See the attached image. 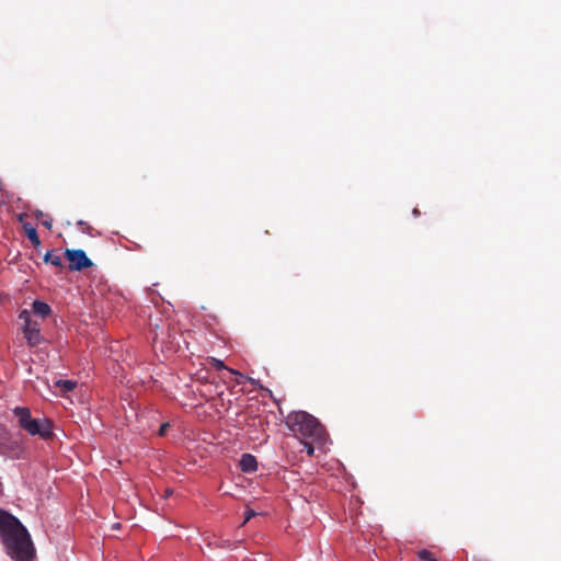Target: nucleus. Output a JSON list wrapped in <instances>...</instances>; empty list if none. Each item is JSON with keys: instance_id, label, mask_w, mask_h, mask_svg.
<instances>
[{"instance_id": "obj_1", "label": "nucleus", "mask_w": 561, "mask_h": 561, "mask_svg": "<svg viewBox=\"0 0 561 561\" xmlns=\"http://www.w3.org/2000/svg\"><path fill=\"white\" fill-rule=\"evenodd\" d=\"M286 424L296 436L310 438L320 446L327 442V434L322 425L314 416L305 411L291 412L286 419Z\"/></svg>"}, {"instance_id": "obj_2", "label": "nucleus", "mask_w": 561, "mask_h": 561, "mask_svg": "<svg viewBox=\"0 0 561 561\" xmlns=\"http://www.w3.org/2000/svg\"><path fill=\"white\" fill-rule=\"evenodd\" d=\"M13 412L20 426L30 435H38L44 439L53 436V424L48 419H32L27 408L18 407Z\"/></svg>"}, {"instance_id": "obj_3", "label": "nucleus", "mask_w": 561, "mask_h": 561, "mask_svg": "<svg viewBox=\"0 0 561 561\" xmlns=\"http://www.w3.org/2000/svg\"><path fill=\"white\" fill-rule=\"evenodd\" d=\"M19 319L23 322L22 329L27 342L31 345H37L41 342L38 322L32 319L31 312L26 309L20 312Z\"/></svg>"}, {"instance_id": "obj_4", "label": "nucleus", "mask_w": 561, "mask_h": 561, "mask_svg": "<svg viewBox=\"0 0 561 561\" xmlns=\"http://www.w3.org/2000/svg\"><path fill=\"white\" fill-rule=\"evenodd\" d=\"M65 254L71 271H81L92 266V261L83 250H67Z\"/></svg>"}, {"instance_id": "obj_5", "label": "nucleus", "mask_w": 561, "mask_h": 561, "mask_svg": "<svg viewBox=\"0 0 561 561\" xmlns=\"http://www.w3.org/2000/svg\"><path fill=\"white\" fill-rule=\"evenodd\" d=\"M239 465L240 469L245 473H252L257 469L256 458L251 454H243Z\"/></svg>"}, {"instance_id": "obj_6", "label": "nucleus", "mask_w": 561, "mask_h": 561, "mask_svg": "<svg viewBox=\"0 0 561 561\" xmlns=\"http://www.w3.org/2000/svg\"><path fill=\"white\" fill-rule=\"evenodd\" d=\"M33 312L36 316L45 318L50 314L51 309L46 302L36 300L33 302Z\"/></svg>"}, {"instance_id": "obj_7", "label": "nucleus", "mask_w": 561, "mask_h": 561, "mask_svg": "<svg viewBox=\"0 0 561 561\" xmlns=\"http://www.w3.org/2000/svg\"><path fill=\"white\" fill-rule=\"evenodd\" d=\"M23 229L28 240L33 243V245L38 248L41 245V241L37 236L36 229L31 224H23Z\"/></svg>"}, {"instance_id": "obj_8", "label": "nucleus", "mask_w": 561, "mask_h": 561, "mask_svg": "<svg viewBox=\"0 0 561 561\" xmlns=\"http://www.w3.org/2000/svg\"><path fill=\"white\" fill-rule=\"evenodd\" d=\"M77 386L76 381L59 379L56 381V387L64 393L73 390Z\"/></svg>"}, {"instance_id": "obj_9", "label": "nucleus", "mask_w": 561, "mask_h": 561, "mask_svg": "<svg viewBox=\"0 0 561 561\" xmlns=\"http://www.w3.org/2000/svg\"><path fill=\"white\" fill-rule=\"evenodd\" d=\"M210 364L217 368V369H227L229 373L233 374V375H237V376H241V374L232 368H228L225 366L224 362L218 359V358H215V357H211L209 359Z\"/></svg>"}, {"instance_id": "obj_10", "label": "nucleus", "mask_w": 561, "mask_h": 561, "mask_svg": "<svg viewBox=\"0 0 561 561\" xmlns=\"http://www.w3.org/2000/svg\"><path fill=\"white\" fill-rule=\"evenodd\" d=\"M44 262L54 266H61V257L59 255L53 254L50 251L44 255Z\"/></svg>"}, {"instance_id": "obj_11", "label": "nucleus", "mask_w": 561, "mask_h": 561, "mask_svg": "<svg viewBox=\"0 0 561 561\" xmlns=\"http://www.w3.org/2000/svg\"><path fill=\"white\" fill-rule=\"evenodd\" d=\"M255 515H256V513L253 510H250V508L247 510L245 514H244V520H243L242 525L247 524Z\"/></svg>"}, {"instance_id": "obj_12", "label": "nucleus", "mask_w": 561, "mask_h": 561, "mask_svg": "<svg viewBox=\"0 0 561 561\" xmlns=\"http://www.w3.org/2000/svg\"><path fill=\"white\" fill-rule=\"evenodd\" d=\"M301 443L304 444L307 454L309 456L313 455L314 448H313L312 444L309 442H305V440H301Z\"/></svg>"}, {"instance_id": "obj_13", "label": "nucleus", "mask_w": 561, "mask_h": 561, "mask_svg": "<svg viewBox=\"0 0 561 561\" xmlns=\"http://www.w3.org/2000/svg\"><path fill=\"white\" fill-rule=\"evenodd\" d=\"M42 225H43L45 228H47V229H51V227H53V220H51V218H49L48 216H46V219H44V220L42 221Z\"/></svg>"}, {"instance_id": "obj_14", "label": "nucleus", "mask_w": 561, "mask_h": 561, "mask_svg": "<svg viewBox=\"0 0 561 561\" xmlns=\"http://www.w3.org/2000/svg\"><path fill=\"white\" fill-rule=\"evenodd\" d=\"M169 427V423H163L159 428V435L163 436L167 433V430Z\"/></svg>"}, {"instance_id": "obj_15", "label": "nucleus", "mask_w": 561, "mask_h": 561, "mask_svg": "<svg viewBox=\"0 0 561 561\" xmlns=\"http://www.w3.org/2000/svg\"><path fill=\"white\" fill-rule=\"evenodd\" d=\"M34 215H35V217H36V218L45 217L44 213H43V211H41V210H36V211L34 213Z\"/></svg>"}, {"instance_id": "obj_16", "label": "nucleus", "mask_w": 561, "mask_h": 561, "mask_svg": "<svg viewBox=\"0 0 561 561\" xmlns=\"http://www.w3.org/2000/svg\"><path fill=\"white\" fill-rule=\"evenodd\" d=\"M173 493L172 490H165V496H170Z\"/></svg>"}, {"instance_id": "obj_17", "label": "nucleus", "mask_w": 561, "mask_h": 561, "mask_svg": "<svg viewBox=\"0 0 561 561\" xmlns=\"http://www.w3.org/2000/svg\"><path fill=\"white\" fill-rule=\"evenodd\" d=\"M25 216H26L25 214H21V215L19 216V220H20V221H23Z\"/></svg>"}, {"instance_id": "obj_18", "label": "nucleus", "mask_w": 561, "mask_h": 561, "mask_svg": "<svg viewBox=\"0 0 561 561\" xmlns=\"http://www.w3.org/2000/svg\"><path fill=\"white\" fill-rule=\"evenodd\" d=\"M413 215H414V216L419 215V210H417L416 208H415V209H413Z\"/></svg>"}]
</instances>
